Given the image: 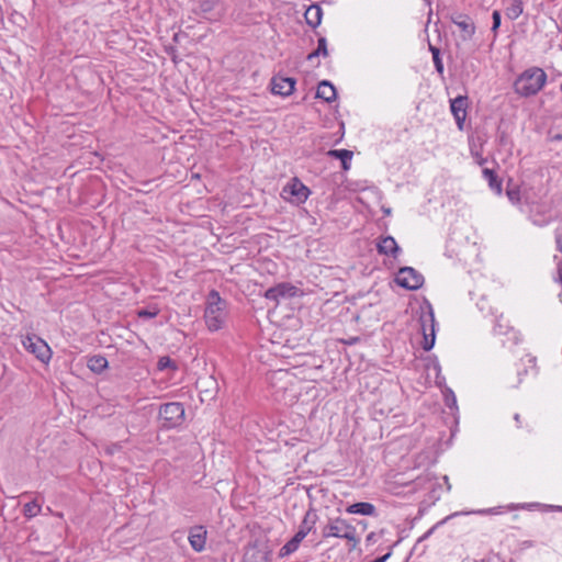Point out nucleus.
Instances as JSON below:
<instances>
[{
  "mask_svg": "<svg viewBox=\"0 0 562 562\" xmlns=\"http://www.w3.org/2000/svg\"><path fill=\"white\" fill-rule=\"evenodd\" d=\"M317 520H318L317 512L314 508H310L305 513V515L299 526V531L304 533L305 536H307L311 531H313L315 529V525H316Z\"/></svg>",
  "mask_w": 562,
  "mask_h": 562,
  "instance_id": "f3484780",
  "label": "nucleus"
},
{
  "mask_svg": "<svg viewBox=\"0 0 562 562\" xmlns=\"http://www.w3.org/2000/svg\"><path fill=\"white\" fill-rule=\"evenodd\" d=\"M514 419L517 423V427H520V415L519 414H515L514 415Z\"/></svg>",
  "mask_w": 562,
  "mask_h": 562,
  "instance_id": "79ce46f5",
  "label": "nucleus"
},
{
  "mask_svg": "<svg viewBox=\"0 0 562 562\" xmlns=\"http://www.w3.org/2000/svg\"><path fill=\"white\" fill-rule=\"evenodd\" d=\"M493 19V25H492V32L496 33L498 27L501 26V13L499 11L495 10L492 14Z\"/></svg>",
  "mask_w": 562,
  "mask_h": 562,
  "instance_id": "72a5a7b5",
  "label": "nucleus"
},
{
  "mask_svg": "<svg viewBox=\"0 0 562 562\" xmlns=\"http://www.w3.org/2000/svg\"><path fill=\"white\" fill-rule=\"evenodd\" d=\"M443 480H445V482L447 483L448 490H450V488H451V485H450V484H449V482H448V476H443Z\"/></svg>",
  "mask_w": 562,
  "mask_h": 562,
  "instance_id": "c03bdc74",
  "label": "nucleus"
},
{
  "mask_svg": "<svg viewBox=\"0 0 562 562\" xmlns=\"http://www.w3.org/2000/svg\"><path fill=\"white\" fill-rule=\"evenodd\" d=\"M482 173L484 179L488 182L490 188L499 194L502 192V182L498 180L494 170L485 168Z\"/></svg>",
  "mask_w": 562,
  "mask_h": 562,
  "instance_id": "b1692460",
  "label": "nucleus"
},
{
  "mask_svg": "<svg viewBox=\"0 0 562 562\" xmlns=\"http://www.w3.org/2000/svg\"><path fill=\"white\" fill-rule=\"evenodd\" d=\"M158 370L162 371L168 368H171L172 370L177 369V364L169 358V357H160L157 362Z\"/></svg>",
  "mask_w": 562,
  "mask_h": 562,
  "instance_id": "c756f323",
  "label": "nucleus"
},
{
  "mask_svg": "<svg viewBox=\"0 0 562 562\" xmlns=\"http://www.w3.org/2000/svg\"><path fill=\"white\" fill-rule=\"evenodd\" d=\"M429 50L431 52L432 57H435V56H440V50H439V48H437V47L432 46L431 44H429Z\"/></svg>",
  "mask_w": 562,
  "mask_h": 562,
  "instance_id": "58836bf2",
  "label": "nucleus"
},
{
  "mask_svg": "<svg viewBox=\"0 0 562 562\" xmlns=\"http://www.w3.org/2000/svg\"><path fill=\"white\" fill-rule=\"evenodd\" d=\"M139 318H154L158 315L157 310H139L137 312Z\"/></svg>",
  "mask_w": 562,
  "mask_h": 562,
  "instance_id": "473e14b6",
  "label": "nucleus"
},
{
  "mask_svg": "<svg viewBox=\"0 0 562 562\" xmlns=\"http://www.w3.org/2000/svg\"><path fill=\"white\" fill-rule=\"evenodd\" d=\"M548 76L540 67H529L514 81V91L524 98L536 95L547 83Z\"/></svg>",
  "mask_w": 562,
  "mask_h": 562,
  "instance_id": "f257e3e1",
  "label": "nucleus"
},
{
  "mask_svg": "<svg viewBox=\"0 0 562 562\" xmlns=\"http://www.w3.org/2000/svg\"><path fill=\"white\" fill-rule=\"evenodd\" d=\"M391 555H392V551L389 550L384 555H382V557H380L378 559H374L371 562H386L390 559Z\"/></svg>",
  "mask_w": 562,
  "mask_h": 562,
  "instance_id": "c9c22d12",
  "label": "nucleus"
},
{
  "mask_svg": "<svg viewBox=\"0 0 562 562\" xmlns=\"http://www.w3.org/2000/svg\"><path fill=\"white\" fill-rule=\"evenodd\" d=\"M328 155L330 157H335L341 161V167L344 170H348L350 168V161L352 159V151L348 149H333L329 150Z\"/></svg>",
  "mask_w": 562,
  "mask_h": 562,
  "instance_id": "5701e85b",
  "label": "nucleus"
},
{
  "mask_svg": "<svg viewBox=\"0 0 562 562\" xmlns=\"http://www.w3.org/2000/svg\"><path fill=\"white\" fill-rule=\"evenodd\" d=\"M305 535L300 532L299 530L296 531V533L292 537V539L296 540L297 543L301 544V542L305 539Z\"/></svg>",
  "mask_w": 562,
  "mask_h": 562,
  "instance_id": "4c0bfd02",
  "label": "nucleus"
},
{
  "mask_svg": "<svg viewBox=\"0 0 562 562\" xmlns=\"http://www.w3.org/2000/svg\"><path fill=\"white\" fill-rule=\"evenodd\" d=\"M267 381L271 387V395L274 401L284 404H291L296 393L293 389L294 376L286 370H278L268 374Z\"/></svg>",
  "mask_w": 562,
  "mask_h": 562,
  "instance_id": "f03ea898",
  "label": "nucleus"
},
{
  "mask_svg": "<svg viewBox=\"0 0 562 562\" xmlns=\"http://www.w3.org/2000/svg\"><path fill=\"white\" fill-rule=\"evenodd\" d=\"M477 306H479V308L483 312V311H484V308H486L485 301H484V300H482L481 302H479V303H477Z\"/></svg>",
  "mask_w": 562,
  "mask_h": 562,
  "instance_id": "a19ab883",
  "label": "nucleus"
},
{
  "mask_svg": "<svg viewBox=\"0 0 562 562\" xmlns=\"http://www.w3.org/2000/svg\"><path fill=\"white\" fill-rule=\"evenodd\" d=\"M207 531L204 526H193L189 530V542L195 552H201L205 548Z\"/></svg>",
  "mask_w": 562,
  "mask_h": 562,
  "instance_id": "ddd939ff",
  "label": "nucleus"
},
{
  "mask_svg": "<svg viewBox=\"0 0 562 562\" xmlns=\"http://www.w3.org/2000/svg\"><path fill=\"white\" fill-rule=\"evenodd\" d=\"M322 536L325 539H345L351 542L353 547L359 543L356 527L340 517L329 519L328 522L322 528Z\"/></svg>",
  "mask_w": 562,
  "mask_h": 562,
  "instance_id": "39448f33",
  "label": "nucleus"
},
{
  "mask_svg": "<svg viewBox=\"0 0 562 562\" xmlns=\"http://www.w3.org/2000/svg\"><path fill=\"white\" fill-rule=\"evenodd\" d=\"M297 293V288L292 285L289 282H282L277 284L276 286L269 288L265 292V297L267 300L279 302L281 299L293 297Z\"/></svg>",
  "mask_w": 562,
  "mask_h": 562,
  "instance_id": "9d476101",
  "label": "nucleus"
},
{
  "mask_svg": "<svg viewBox=\"0 0 562 562\" xmlns=\"http://www.w3.org/2000/svg\"><path fill=\"white\" fill-rule=\"evenodd\" d=\"M322 15H323L322 9L319 5H316V4L310 5L306 9L305 14H304L306 23L308 25H311L312 27H316L321 24Z\"/></svg>",
  "mask_w": 562,
  "mask_h": 562,
  "instance_id": "aec40b11",
  "label": "nucleus"
},
{
  "mask_svg": "<svg viewBox=\"0 0 562 562\" xmlns=\"http://www.w3.org/2000/svg\"><path fill=\"white\" fill-rule=\"evenodd\" d=\"M108 360L101 355L92 356L88 359L87 366L94 373H101L108 368Z\"/></svg>",
  "mask_w": 562,
  "mask_h": 562,
  "instance_id": "4be33fe9",
  "label": "nucleus"
},
{
  "mask_svg": "<svg viewBox=\"0 0 562 562\" xmlns=\"http://www.w3.org/2000/svg\"><path fill=\"white\" fill-rule=\"evenodd\" d=\"M524 12L522 0H509L505 8V15L512 21L517 20Z\"/></svg>",
  "mask_w": 562,
  "mask_h": 562,
  "instance_id": "412c9836",
  "label": "nucleus"
},
{
  "mask_svg": "<svg viewBox=\"0 0 562 562\" xmlns=\"http://www.w3.org/2000/svg\"><path fill=\"white\" fill-rule=\"evenodd\" d=\"M502 315L499 316V318H496V322H495V325L493 327V331L495 335H498V336H508V340H512L514 344H518L519 341V337H518V333L516 330H514L513 327H510L507 323H502Z\"/></svg>",
  "mask_w": 562,
  "mask_h": 562,
  "instance_id": "dca6fc26",
  "label": "nucleus"
},
{
  "mask_svg": "<svg viewBox=\"0 0 562 562\" xmlns=\"http://www.w3.org/2000/svg\"><path fill=\"white\" fill-rule=\"evenodd\" d=\"M159 418L166 428L180 425L184 418L183 405L177 402L164 404L159 409Z\"/></svg>",
  "mask_w": 562,
  "mask_h": 562,
  "instance_id": "6e6552de",
  "label": "nucleus"
},
{
  "mask_svg": "<svg viewBox=\"0 0 562 562\" xmlns=\"http://www.w3.org/2000/svg\"><path fill=\"white\" fill-rule=\"evenodd\" d=\"M311 195V190L299 178H292L282 189L281 196L291 204L301 205Z\"/></svg>",
  "mask_w": 562,
  "mask_h": 562,
  "instance_id": "423d86ee",
  "label": "nucleus"
},
{
  "mask_svg": "<svg viewBox=\"0 0 562 562\" xmlns=\"http://www.w3.org/2000/svg\"><path fill=\"white\" fill-rule=\"evenodd\" d=\"M300 547V543L294 539H290L286 543H284L280 549V557H288L294 553Z\"/></svg>",
  "mask_w": 562,
  "mask_h": 562,
  "instance_id": "cd10ccee",
  "label": "nucleus"
},
{
  "mask_svg": "<svg viewBox=\"0 0 562 562\" xmlns=\"http://www.w3.org/2000/svg\"><path fill=\"white\" fill-rule=\"evenodd\" d=\"M226 301L216 290L210 291L205 301L204 322L209 330L222 329L226 322Z\"/></svg>",
  "mask_w": 562,
  "mask_h": 562,
  "instance_id": "7ed1b4c3",
  "label": "nucleus"
},
{
  "mask_svg": "<svg viewBox=\"0 0 562 562\" xmlns=\"http://www.w3.org/2000/svg\"><path fill=\"white\" fill-rule=\"evenodd\" d=\"M327 57L328 48H327V40L325 37H319L317 41V48L307 55V60L312 61L316 57Z\"/></svg>",
  "mask_w": 562,
  "mask_h": 562,
  "instance_id": "a878e982",
  "label": "nucleus"
},
{
  "mask_svg": "<svg viewBox=\"0 0 562 562\" xmlns=\"http://www.w3.org/2000/svg\"><path fill=\"white\" fill-rule=\"evenodd\" d=\"M506 194L513 204H518L522 198L521 190L518 186L508 187Z\"/></svg>",
  "mask_w": 562,
  "mask_h": 562,
  "instance_id": "c85d7f7f",
  "label": "nucleus"
},
{
  "mask_svg": "<svg viewBox=\"0 0 562 562\" xmlns=\"http://www.w3.org/2000/svg\"><path fill=\"white\" fill-rule=\"evenodd\" d=\"M453 23L463 33L464 38H471L475 33V25L469 16H458L453 20Z\"/></svg>",
  "mask_w": 562,
  "mask_h": 562,
  "instance_id": "6ab92c4d",
  "label": "nucleus"
},
{
  "mask_svg": "<svg viewBox=\"0 0 562 562\" xmlns=\"http://www.w3.org/2000/svg\"><path fill=\"white\" fill-rule=\"evenodd\" d=\"M432 60H434V65H435L436 70L439 74H442L443 72V64H442V60H441L440 56L432 57Z\"/></svg>",
  "mask_w": 562,
  "mask_h": 562,
  "instance_id": "f704fd0d",
  "label": "nucleus"
},
{
  "mask_svg": "<svg viewBox=\"0 0 562 562\" xmlns=\"http://www.w3.org/2000/svg\"><path fill=\"white\" fill-rule=\"evenodd\" d=\"M295 79L290 77H273L271 80V91L274 94L288 97L293 93Z\"/></svg>",
  "mask_w": 562,
  "mask_h": 562,
  "instance_id": "f8f14e48",
  "label": "nucleus"
},
{
  "mask_svg": "<svg viewBox=\"0 0 562 562\" xmlns=\"http://www.w3.org/2000/svg\"><path fill=\"white\" fill-rule=\"evenodd\" d=\"M530 220L535 225L544 226L551 222L552 215L547 212H540L531 209Z\"/></svg>",
  "mask_w": 562,
  "mask_h": 562,
  "instance_id": "393cba45",
  "label": "nucleus"
},
{
  "mask_svg": "<svg viewBox=\"0 0 562 562\" xmlns=\"http://www.w3.org/2000/svg\"><path fill=\"white\" fill-rule=\"evenodd\" d=\"M42 504L37 499H33L23 506V514L27 518H33L41 514Z\"/></svg>",
  "mask_w": 562,
  "mask_h": 562,
  "instance_id": "bb28decb",
  "label": "nucleus"
},
{
  "mask_svg": "<svg viewBox=\"0 0 562 562\" xmlns=\"http://www.w3.org/2000/svg\"><path fill=\"white\" fill-rule=\"evenodd\" d=\"M555 281L562 284V268L558 266V276L555 277Z\"/></svg>",
  "mask_w": 562,
  "mask_h": 562,
  "instance_id": "ea45409f",
  "label": "nucleus"
},
{
  "mask_svg": "<svg viewBox=\"0 0 562 562\" xmlns=\"http://www.w3.org/2000/svg\"><path fill=\"white\" fill-rule=\"evenodd\" d=\"M373 537H374V532H370V533L367 536V541H371V540H373Z\"/></svg>",
  "mask_w": 562,
  "mask_h": 562,
  "instance_id": "37998d69",
  "label": "nucleus"
},
{
  "mask_svg": "<svg viewBox=\"0 0 562 562\" xmlns=\"http://www.w3.org/2000/svg\"><path fill=\"white\" fill-rule=\"evenodd\" d=\"M396 282L407 290H417L424 283V277L412 267L401 268L396 274Z\"/></svg>",
  "mask_w": 562,
  "mask_h": 562,
  "instance_id": "1a4fd4ad",
  "label": "nucleus"
},
{
  "mask_svg": "<svg viewBox=\"0 0 562 562\" xmlns=\"http://www.w3.org/2000/svg\"><path fill=\"white\" fill-rule=\"evenodd\" d=\"M555 243H557V248L562 252V233H560L559 231L557 232V235H555Z\"/></svg>",
  "mask_w": 562,
  "mask_h": 562,
  "instance_id": "e433bc0d",
  "label": "nucleus"
},
{
  "mask_svg": "<svg viewBox=\"0 0 562 562\" xmlns=\"http://www.w3.org/2000/svg\"><path fill=\"white\" fill-rule=\"evenodd\" d=\"M337 92L331 82L323 80L319 82L316 91V97L326 102H331L336 99Z\"/></svg>",
  "mask_w": 562,
  "mask_h": 562,
  "instance_id": "a211bd4d",
  "label": "nucleus"
},
{
  "mask_svg": "<svg viewBox=\"0 0 562 562\" xmlns=\"http://www.w3.org/2000/svg\"><path fill=\"white\" fill-rule=\"evenodd\" d=\"M445 396H446V405L448 407H450L451 409L457 408V398H456L454 393L451 390H448V392L445 394Z\"/></svg>",
  "mask_w": 562,
  "mask_h": 562,
  "instance_id": "2f4dec72",
  "label": "nucleus"
},
{
  "mask_svg": "<svg viewBox=\"0 0 562 562\" xmlns=\"http://www.w3.org/2000/svg\"><path fill=\"white\" fill-rule=\"evenodd\" d=\"M376 247L380 254L392 256L394 258H396L397 254L400 252V247L397 246L396 240L392 236L381 238Z\"/></svg>",
  "mask_w": 562,
  "mask_h": 562,
  "instance_id": "2eb2a0df",
  "label": "nucleus"
},
{
  "mask_svg": "<svg viewBox=\"0 0 562 562\" xmlns=\"http://www.w3.org/2000/svg\"><path fill=\"white\" fill-rule=\"evenodd\" d=\"M437 322L435 319L434 308L430 303L420 306L419 327L423 335L422 347L425 351L434 348L436 341Z\"/></svg>",
  "mask_w": 562,
  "mask_h": 562,
  "instance_id": "20e7f679",
  "label": "nucleus"
},
{
  "mask_svg": "<svg viewBox=\"0 0 562 562\" xmlns=\"http://www.w3.org/2000/svg\"><path fill=\"white\" fill-rule=\"evenodd\" d=\"M468 98L459 95L451 100L450 110L456 120L457 126L460 131L463 130L464 122L467 119Z\"/></svg>",
  "mask_w": 562,
  "mask_h": 562,
  "instance_id": "9b49d317",
  "label": "nucleus"
},
{
  "mask_svg": "<svg viewBox=\"0 0 562 562\" xmlns=\"http://www.w3.org/2000/svg\"><path fill=\"white\" fill-rule=\"evenodd\" d=\"M346 513L351 515H361V516H378L376 508L373 504L368 502H359L353 503L346 508Z\"/></svg>",
  "mask_w": 562,
  "mask_h": 562,
  "instance_id": "4468645a",
  "label": "nucleus"
},
{
  "mask_svg": "<svg viewBox=\"0 0 562 562\" xmlns=\"http://www.w3.org/2000/svg\"><path fill=\"white\" fill-rule=\"evenodd\" d=\"M22 346L36 359L43 363H48L52 359V349L48 344L35 334H29L21 340Z\"/></svg>",
  "mask_w": 562,
  "mask_h": 562,
  "instance_id": "0eeeda50",
  "label": "nucleus"
},
{
  "mask_svg": "<svg viewBox=\"0 0 562 562\" xmlns=\"http://www.w3.org/2000/svg\"><path fill=\"white\" fill-rule=\"evenodd\" d=\"M220 0H202L200 2V9L202 12L207 13L216 9L218 5Z\"/></svg>",
  "mask_w": 562,
  "mask_h": 562,
  "instance_id": "7c9ffc66",
  "label": "nucleus"
}]
</instances>
